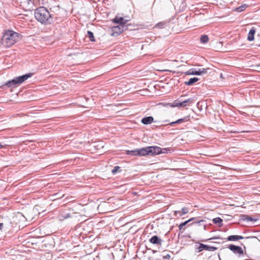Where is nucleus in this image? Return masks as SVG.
I'll use <instances>...</instances> for the list:
<instances>
[{
	"mask_svg": "<svg viewBox=\"0 0 260 260\" xmlns=\"http://www.w3.org/2000/svg\"><path fill=\"white\" fill-rule=\"evenodd\" d=\"M20 37L19 34L13 30H5L1 39V43L5 47L9 48L16 43Z\"/></svg>",
	"mask_w": 260,
	"mask_h": 260,
	"instance_id": "1",
	"label": "nucleus"
},
{
	"mask_svg": "<svg viewBox=\"0 0 260 260\" xmlns=\"http://www.w3.org/2000/svg\"><path fill=\"white\" fill-rule=\"evenodd\" d=\"M35 16L36 19L42 23H51L52 16L48 10L44 7H41L35 10Z\"/></svg>",
	"mask_w": 260,
	"mask_h": 260,
	"instance_id": "2",
	"label": "nucleus"
},
{
	"mask_svg": "<svg viewBox=\"0 0 260 260\" xmlns=\"http://www.w3.org/2000/svg\"><path fill=\"white\" fill-rule=\"evenodd\" d=\"M167 149H161L158 146H148L138 149V156L154 155L165 153Z\"/></svg>",
	"mask_w": 260,
	"mask_h": 260,
	"instance_id": "3",
	"label": "nucleus"
},
{
	"mask_svg": "<svg viewBox=\"0 0 260 260\" xmlns=\"http://www.w3.org/2000/svg\"><path fill=\"white\" fill-rule=\"evenodd\" d=\"M32 75V73L26 74L21 76H19L15 78L13 80L8 81L6 85L8 87H14L16 86L26 80L28 78L31 77Z\"/></svg>",
	"mask_w": 260,
	"mask_h": 260,
	"instance_id": "4",
	"label": "nucleus"
},
{
	"mask_svg": "<svg viewBox=\"0 0 260 260\" xmlns=\"http://www.w3.org/2000/svg\"><path fill=\"white\" fill-rule=\"evenodd\" d=\"M192 100L191 99H188L185 100L178 99L175 101L172 104H168L172 107H184L187 105H189L192 103Z\"/></svg>",
	"mask_w": 260,
	"mask_h": 260,
	"instance_id": "5",
	"label": "nucleus"
},
{
	"mask_svg": "<svg viewBox=\"0 0 260 260\" xmlns=\"http://www.w3.org/2000/svg\"><path fill=\"white\" fill-rule=\"evenodd\" d=\"M228 248L235 254H238L239 256L243 255L244 251L243 249L239 246L231 244Z\"/></svg>",
	"mask_w": 260,
	"mask_h": 260,
	"instance_id": "6",
	"label": "nucleus"
},
{
	"mask_svg": "<svg viewBox=\"0 0 260 260\" xmlns=\"http://www.w3.org/2000/svg\"><path fill=\"white\" fill-rule=\"evenodd\" d=\"M126 29H127V26H122L121 25L114 26L112 28L113 35H119Z\"/></svg>",
	"mask_w": 260,
	"mask_h": 260,
	"instance_id": "7",
	"label": "nucleus"
},
{
	"mask_svg": "<svg viewBox=\"0 0 260 260\" xmlns=\"http://www.w3.org/2000/svg\"><path fill=\"white\" fill-rule=\"evenodd\" d=\"M113 22L115 23L118 24V25H121L122 26H128L127 25L128 20L124 19L122 17L116 16L113 19Z\"/></svg>",
	"mask_w": 260,
	"mask_h": 260,
	"instance_id": "8",
	"label": "nucleus"
},
{
	"mask_svg": "<svg viewBox=\"0 0 260 260\" xmlns=\"http://www.w3.org/2000/svg\"><path fill=\"white\" fill-rule=\"evenodd\" d=\"M217 249V248L214 246L205 245L202 243L200 244L198 248V252L202 251L203 250H206L210 251H214Z\"/></svg>",
	"mask_w": 260,
	"mask_h": 260,
	"instance_id": "9",
	"label": "nucleus"
},
{
	"mask_svg": "<svg viewBox=\"0 0 260 260\" xmlns=\"http://www.w3.org/2000/svg\"><path fill=\"white\" fill-rule=\"evenodd\" d=\"M162 240L157 236L155 235L152 236L150 239L149 242L154 245H156L157 246H160L162 244Z\"/></svg>",
	"mask_w": 260,
	"mask_h": 260,
	"instance_id": "10",
	"label": "nucleus"
},
{
	"mask_svg": "<svg viewBox=\"0 0 260 260\" xmlns=\"http://www.w3.org/2000/svg\"><path fill=\"white\" fill-rule=\"evenodd\" d=\"M189 210L187 207H184L182 208L181 211H176L174 212V215L177 216V215H179V216H181L182 215L184 214H186L187 213H188Z\"/></svg>",
	"mask_w": 260,
	"mask_h": 260,
	"instance_id": "11",
	"label": "nucleus"
},
{
	"mask_svg": "<svg viewBox=\"0 0 260 260\" xmlns=\"http://www.w3.org/2000/svg\"><path fill=\"white\" fill-rule=\"evenodd\" d=\"M184 74L186 75H200L199 69L197 70L193 68L184 72Z\"/></svg>",
	"mask_w": 260,
	"mask_h": 260,
	"instance_id": "12",
	"label": "nucleus"
},
{
	"mask_svg": "<svg viewBox=\"0 0 260 260\" xmlns=\"http://www.w3.org/2000/svg\"><path fill=\"white\" fill-rule=\"evenodd\" d=\"M153 121V118L152 116L145 117L141 120V122L144 124H149Z\"/></svg>",
	"mask_w": 260,
	"mask_h": 260,
	"instance_id": "13",
	"label": "nucleus"
},
{
	"mask_svg": "<svg viewBox=\"0 0 260 260\" xmlns=\"http://www.w3.org/2000/svg\"><path fill=\"white\" fill-rule=\"evenodd\" d=\"M255 33V29L252 27L249 31L247 40L249 41H252L254 40V36Z\"/></svg>",
	"mask_w": 260,
	"mask_h": 260,
	"instance_id": "14",
	"label": "nucleus"
},
{
	"mask_svg": "<svg viewBox=\"0 0 260 260\" xmlns=\"http://www.w3.org/2000/svg\"><path fill=\"white\" fill-rule=\"evenodd\" d=\"M199 80V79L197 77H193L192 78H190L188 81H185L184 82V84L186 85L190 86L196 83V82L198 81Z\"/></svg>",
	"mask_w": 260,
	"mask_h": 260,
	"instance_id": "15",
	"label": "nucleus"
},
{
	"mask_svg": "<svg viewBox=\"0 0 260 260\" xmlns=\"http://www.w3.org/2000/svg\"><path fill=\"white\" fill-rule=\"evenodd\" d=\"M213 222L214 224H218L219 227L222 226V219L220 217H216L213 219Z\"/></svg>",
	"mask_w": 260,
	"mask_h": 260,
	"instance_id": "16",
	"label": "nucleus"
},
{
	"mask_svg": "<svg viewBox=\"0 0 260 260\" xmlns=\"http://www.w3.org/2000/svg\"><path fill=\"white\" fill-rule=\"evenodd\" d=\"M247 7H248V5L244 4L238 7H237L235 9V11L237 12H241L243 11Z\"/></svg>",
	"mask_w": 260,
	"mask_h": 260,
	"instance_id": "17",
	"label": "nucleus"
},
{
	"mask_svg": "<svg viewBox=\"0 0 260 260\" xmlns=\"http://www.w3.org/2000/svg\"><path fill=\"white\" fill-rule=\"evenodd\" d=\"M59 219L61 220H64L66 219H67L68 218H70L71 217V215L70 213H61L59 215Z\"/></svg>",
	"mask_w": 260,
	"mask_h": 260,
	"instance_id": "18",
	"label": "nucleus"
},
{
	"mask_svg": "<svg viewBox=\"0 0 260 260\" xmlns=\"http://www.w3.org/2000/svg\"><path fill=\"white\" fill-rule=\"evenodd\" d=\"M126 153L128 155L133 156H138V149H136L132 150H127Z\"/></svg>",
	"mask_w": 260,
	"mask_h": 260,
	"instance_id": "19",
	"label": "nucleus"
},
{
	"mask_svg": "<svg viewBox=\"0 0 260 260\" xmlns=\"http://www.w3.org/2000/svg\"><path fill=\"white\" fill-rule=\"evenodd\" d=\"M195 218H191L190 219H189V220H187V221H184V222H182L179 225V230H181L182 229H183V227L186 225L188 222H189L190 221H192L193 220H194Z\"/></svg>",
	"mask_w": 260,
	"mask_h": 260,
	"instance_id": "20",
	"label": "nucleus"
},
{
	"mask_svg": "<svg viewBox=\"0 0 260 260\" xmlns=\"http://www.w3.org/2000/svg\"><path fill=\"white\" fill-rule=\"evenodd\" d=\"M200 41L202 43H207L209 41V38L206 35H202L200 38Z\"/></svg>",
	"mask_w": 260,
	"mask_h": 260,
	"instance_id": "21",
	"label": "nucleus"
},
{
	"mask_svg": "<svg viewBox=\"0 0 260 260\" xmlns=\"http://www.w3.org/2000/svg\"><path fill=\"white\" fill-rule=\"evenodd\" d=\"M87 35H88V37L89 38L90 41H91V42L95 41V39L94 37L93 34L91 31L88 30L87 31Z\"/></svg>",
	"mask_w": 260,
	"mask_h": 260,
	"instance_id": "22",
	"label": "nucleus"
},
{
	"mask_svg": "<svg viewBox=\"0 0 260 260\" xmlns=\"http://www.w3.org/2000/svg\"><path fill=\"white\" fill-rule=\"evenodd\" d=\"M226 239L228 240V241H237V235H231V236H229Z\"/></svg>",
	"mask_w": 260,
	"mask_h": 260,
	"instance_id": "23",
	"label": "nucleus"
},
{
	"mask_svg": "<svg viewBox=\"0 0 260 260\" xmlns=\"http://www.w3.org/2000/svg\"><path fill=\"white\" fill-rule=\"evenodd\" d=\"M188 120H189V116H187L183 118L178 119V122H179V123H181Z\"/></svg>",
	"mask_w": 260,
	"mask_h": 260,
	"instance_id": "24",
	"label": "nucleus"
},
{
	"mask_svg": "<svg viewBox=\"0 0 260 260\" xmlns=\"http://www.w3.org/2000/svg\"><path fill=\"white\" fill-rule=\"evenodd\" d=\"M208 70H209V68L199 69V72H200V75L206 74L207 73V71Z\"/></svg>",
	"mask_w": 260,
	"mask_h": 260,
	"instance_id": "25",
	"label": "nucleus"
},
{
	"mask_svg": "<svg viewBox=\"0 0 260 260\" xmlns=\"http://www.w3.org/2000/svg\"><path fill=\"white\" fill-rule=\"evenodd\" d=\"M166 24V23L165 22H159L158 23H157L156 25V27L158 28H162L164 27V25Z\"/></svg>",
	"mask_w": 260,
	"mask_h": 260,
	"instance_id": "26",
	"label": "nucleus"
},
{
	"mask_svg": "<svg viewBox=\"0 0 260 260\" xmlns=\"http://www.w3.org/2000/svg\"><path fill=\"white\" fill-rule=\"evenodd\" d=\"M120 167L119 166H115L114 167V168L112 170V173L113 174H115L118 170L120 169Z\"/></svg>",
	"mask_w": 260,
	"mask_h": 260,
	"instance_id": "27",
	"label": "nucleus"
},
{
	"mask_svg": "<svg viewBox=\"0 0 260 260\" xmlns=\"http://www.w3.org/2000/svg\"><path fill=\"white\" fill-rule=\"evenodd\" d=\"M245 219L248 221H255L256 219H253V218L251 216H247L245 218Z\"/></svg>",
	"mask_w": 260,
	"mask_h": 260,
	"instance_id": "28",
	"label": "nucleus"
},
{
	"mask_svg": "<svg viewBox=\"0 0 260 260\" xmlns=\"http://www.w3.org/2000/svg\"><path fill=\"white\" fill-rule=\"evenodd\" d=\"M171 257V255L169 254H167L166 255L163 256L164 259H167L168 260H170Z\"/></svg>",
	"mask_w": 260,
	"mask_h": 260,
	"instance_id": "29",
	"label": "nucleus"
},
{
	"mask_svg": "<svg viewBox=\"0 0 260 260\" xmlns=\"http://www.w3.org/2000/svg\"><path fill=\"white\" fill-rule=\"evenodd\" d=\"M213 239H221V240H223V239L221 238H220L219 237H212L211 238L208 239L207 240H213Z\"/></svg>",
	"mask_w": 260,
	"mask_h": 260,
	"instance_id": "30",
	"label": "nucleus"
},
{
	"mask_svg": "<svg viewBox=\"0 0 260 260\" xmlns=\"http://www.w3.org/2000/svg\"><path fill=\"white\" fill-rule=\"evenodd\" d=\"M177 123H179V122H178V120L175 121L171 122L169 123L168 124L171 126H173V125H174V124H177Z\"/></svg>",
	"mask_w": 260,
	"mask_h": 260,
	"instance_id": "31",
	"label": "nucleus"
},
{
	"mask_svg": "<svg viewBox=\"0 0 260 260\" xmlns=\"http://www.w3.org/2000/svg\"><path fill=\"white\" fill-rule=\"evenodd\" d=\"M204 221H204V220H200V221H196V222H194V223H198V224H199V225H201V222H204Z\"/></svg>",
	"mask_w": 260,
	"mask_h": 260,
	"instance_id": "32",
	"label": "nucleus"
},
{
	"mask_svg": "<svg viewBox=\"0 0 260 260\" xmlns=\"http://www.w3.org/2000/svg\"><path fill=\"white\" fill-rule=\"evenodd\" d=\"M243 239H244V237L243 236L237 235V240H238Z\"/></svg>",
	"mask_w": 260,
	"mask_h": 260,
	"instance_id": "33",
	"label": "nucleus"
},
{
	"mask_svg": "<svg viewBox=\"0 0 260 260\" xmlns=\"http://www.w3.org/2000/svg\"><path fill=\"white\" fill-rule=\"evenodd\" d=\"M4 227V223H0V231H2V229Z\"/></svg>",
	"mask_w": 260,
	"mask_h": 260,
	"instance_id": "34",
	"label": "nucleus"
},
{
	"mask_svg": "<svg viewBox=\"0 0 260 260\" xmlns=\"http://www.w3.org/2000/svg\"><path fill=\"white\" fill-rule=\"evenodd\" d=\"M8 146V145L6 144L5 145H3L1 143H0V148H6L7 146Z\"/></svg>",
	"mask_w": 260,
	"mask_h": 260,
	"instance_id": "35",
	"label": "nucleus"
},
{
	"mask_svg": "<svg viewBox=\"0 0 260 260\" xmlns=\"http://www.w3.org/2000/svg\"><path fill=\"white\" fill-rule=\"evenodd\" d=\"M162 71H166V72H172V71L169 70H162Z\"/></svg>",
	"mask_w": 260,
	"mask_h": 260,
	"instance_id": "36",
	"label": "nucleus"
},
{
	"mask_svg": "<svg viewBox=\"0 0 260 260\" xmlns=\"http://www.w3.org/2000/svg\"><path fill=\"white\" fill-rule=\"evenodd\" d=\"M252 238H256V237H252Z\"/></svg>",
	"mask_w": 260,
	"mask_h": 260,
	"instance_id": "37",
	"label": "nucleus"
},
{
	"mask_svg": "<svg viewBox=\"0 0 260 260\" xmlns=\"http://www.w3.org/2000/svg\"><path fill=\"white\" fill-rule=\"evenodd\" d=\"M204 229H205L206 225H204Z\"/></svg>",
	"mask_w": 260,
	"mask_h": 260,
	"instance_id": "38",
	"label": "nucleus"
}]
</instances>
